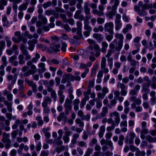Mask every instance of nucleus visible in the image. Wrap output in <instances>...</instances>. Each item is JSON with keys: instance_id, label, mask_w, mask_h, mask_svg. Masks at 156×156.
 Instances as JSON below:
<instances>
[{"instance_id": "f257e3e1", "label": "nucleus", "mask_w": 156, "mask_h": 156, "mask_svg": "<svg viewBox=\"0 0 156 156\" xmlns=\"http://www.w3.org/2000/svg\"><path fill=\"white\" fill-rule=\"evenodd\" d=\"M109 117L110 118L113 117L114 118V121L115 122L113 124L116 125V126H118L120 122V119L119 113L116 111L111 112L109 114Z\"/></svg>"}, {"instance_id": "f03ea898", "label": "nucleus", "mask_w": 156, "mask_h": 156, "mask_svg": "<svg viewBox=\"0 0 156 156\" xmlns=\"http://www.w3.org/2000/svg\"><path fill=\"white\" fill-rule=\"evenodd\" d=\"M20 48L22 51V54L25 56V58H24L25 60H30L31 58V56L26 49L25 45L23 43L21 44Z\"/></svg>"}, {"instance_id": "7ed1b4c3", "label": "nucleus", "mask_w": 156, "mask_h": 156, "mask_svg": "<svg viewBox=\"0 0 156 156\" xmlns=\"http://www.w3.org/2000/svg\"><path fill=\"white\" fill-rule=\"evenodd\" d=\"M71 103V100L69 98H67L64 104V107L65 108V113L67 115H69L70 112L72 110Z\"/></svg>"}, {"instance_id": "20e7f679", "label": "nucleus", "mask_w": 156, "mask_h": 156, "mask_svg": "<svg viewBox=\"0 0 156 156\" xmlns=\"http://www.w3.org/2000/svg\"><path fill=\"white\" fill-rule=\"evenodd\" d=\"M4 102V104L7 106V108L9 112H12V103L9 102L6 100L5 98L2 96L0 97V102Z\"/></svg>"}, {"instance_id": "39448f33", "label": "nucleus", "mask_w": 156, "mask_h": 156, "mask_svg": "<svg viewBox=\"0 0 156 156\" xmlns=\"http://www.w3.org/2000/svg\"><path fill=\"white\" fill-rule=\"evenodd\" d=\"M114 25L112 22L107 23L104 25V30L105 31L108 32L109 33H113Z\"/></svg>"}, {"instance_id": "423d86ee", "label": "nucleus", "mask_w": 156, "mask_h": 156, "mask_svg": "<svg viewBox=\"0 0 156 156\" xmlns=\"http://www.w3.org/2000/svg\"><path fill=\"white\" fill-rule=\"evenodd\" d=\"M102 5H100L98 6L99 10L97 9H94L92 10V12L94 14L97 15L98 16H101L104 14L103 11L104 7Z\"/></svg>"}, {"instance_id": "0eeeda50", "label": "nucleus", "mask_w": 156, "mask_h": 156, "mask_svg": "<svg viewBox=\"0 0 156 156\" xmlns=\"http://www.w3.org/2000/svg\"><path fill=\"white\" fill-rule=\"evenodd\" d=\"M25 82L28 85L32 87V90L34 93H36L37 92V86L36 83H34L33 81L29 80L28 79L26 78L25 80Z\"/></svg>"}, {"instance_id": "6e6552de", "label": "nucleus", "mask_w": 156, "mask_h": 156, "mask_svg": "<svg viewBox=\"0 0 156 156\" xmlns=\"http://www.w3.org/2000/svg\"><path fill=\"white\" fill-rule=\"evenodd\" d=\"M37 43V41L36 39H33L28 41L27 43L29 45L28 50L30 51H33L35 47V44Z\"/></svg>"}, {"instance_id": "1a4fd4ad", "label": "nucleus", "mask_w": 156, "mask_h": 156, "mask_svg": "<svg viewBox=\"0 0 156 156\" xmlns=\"http://www.w3.org/2000/svg\"><path fill=\"white\" fill-rule=\"evenodd\" d=\"M18 61H16L15 62L14 64L16 66H17L19 64L20 65H23L25 63L24 56L22 54H20L18 56Z\"/></svg>"}, {"instance_id": "9d476101", "label": "nucleus", "mask_w": 156, "mask_h": 156, "mask_svg": "<svg viewBox=\"0 0 156 156\" xmlns=\"http://www.w3.org/2000/svg\"><path fill=\"white\" fill-rule=\"evenodd\" d=\"M135 137L136 135L134 133L132 132H130L129 135H127L126 138V143L128 141L129 144H133V139Z\"/></svg>"}, {"instance_id": "9b49d317", "label": "nucleus", "mask_w": 156, "mask_h": 156, "mask_svg": "<svg viewBox=\"0 0 156 156\" xmlns=\"http://www.w3.org/2000/svg\"><path fill=\"white\" fill-rule=\"evenodd\" d=\"M38 67L39 69L38 70L39 73H43L46 70V69L45 67V64L43 62H40L38 64Z\"/></svg>"}, {"instance_id": "f8f14e48", "label": "nucleus", "mask_w": 156, "mask_h": 156, "mask_svg": "<svg viewBox=\"0 0 156 156\" xmlns=\"http://www.w3.org/2000/svg\"><path fill=\"white\" fill-rule=\"evenodd\" d=\"M10 136L9 134H8L5 132H4L3 133V138L2 140V141L4 143H5L6 142H10V139L9 137Z\"/></svg>"}, {"instance_id": "ddd939ff", "label": "nucleus", "mask_w": 156, "mask_h": 156, "mask_svg": "<svg viewBox=\"0 0 156 156\" xmlns=\"http://www.w3.org/2000/svg\"><path fill=\"white\" fill-rule=\"evenodd\" d=\"M52 101L51 99L48 96H46L44 98V101L42 103V105H48V104H50Z\"/></svg>"}, {"instance_id": "4468645a", "label": "nucleus", "mask_w": 156, "mask_h": 156, "mask_svg": "<svg viewBox=\"0 0 156 156\" xmlns=\"http://www.w3.org/2000/svg\"><path fill=\"white\" fill-rule=\"evenodd\" d=\"M60 45L59 44L54 45V44H50V47L52 50L55 52H56L60 51Z\"/></svg>"}, {"instance_id": "2eb2a0df", "label": "nucleus", "mask_w": 156, "mask_h": 156, "mask_svg": "<svg viewBox=\"0 0 156 156\" xmlns=\"http://www.w3.org/2000/svg\"><path fill=\"white\" fill-rule=\"evenodd\" d=\"M89 22L88 20H84V30H85L87 31H91L92 30V27L89 25Z\"/></svg>"}, {"instance_id": "dca6fc26", "label": "nucleus", "mask_w": 156, "mask_h": 156, "mask_svg": "<svg viewBox=\"0 0 156 156\" xmlns=\"http://www.w3.org/2000/svg\"><path fill=\"white\" fill-rule=\"evenodd\" d=\"M93 37L98 41H101L104 38V36L100 34H94L93 35Z\"/></svg>"}, {"instance_id": "f3484780", "label": "nucleus", "mask_w": 156, "mask_h": 156, "mask_svg": "<svg viewBox=\"0 0 156 156\" xmlns=\"http://www.w3.org/2000/svg\"><path fill=\"white\" fill-rule=\"evenodd\" d=\"M2 21L3 22V26L8 27L9 26V23L7 20V17L5 16H4L2 19Z\"/></svg>"}, {"instance_id": "a211bd4d", "label": "nucleus", "mask_w": 156, "mask_h": 156, "mask_svg": "<svg viewBox=\"0 0 156 156\" xmlns=\"http://www.w3.org/2000/svg\"><path fill=\"white\" fill-rule=\"evenodd\" d=\"M58 120L60 122L62 119L64 120H66L67 119V117L65 115V113L63 112L60 113L57 118Z\"/></svg>"}, {"instance_id": "6ab92c4d", "label": "nucleus", "mask_w": 156, "mask_h": 156, "mask_svg": "<svg viewBox=\"0 0 156 156\" xmlns=\"http://www.w3.org/2000/svg\"><path fill=\"white\" fill-rule=\"evenodd\" d=\"M28 3L26 2L25 3L22 4L21 5H20L18 7V10L20 11H22L23 10H25L27 9Z\"/></svg>"}, {"instance_id": "aec40b11", "label": "nucleus", "mask_w": 156, "mask_h": 156, "mask_svg": "<svg viewBox=\"0 0 156 156\" xmlns=\"http://www.w3.org/2000/svg\"><path fill=\"white\" fill-rule=\"evenodd\" d=\"M89 3L87 2H85L84 3V10L85 13L89 14L90 13V9L88 7Z\"/></svg>"}, {"instance_id": "412c9836", "label": "nucleus", "mask_w": 156, "mask_h": 156, "mask_svg": "<svg viewBox=\"0 0 156 156\" xmlns=\"http://www.w3.org/2000/svg\"><path fill=\"white\" fill-rule=\"evenodd\" d=\"M108 112V108L105 107H103L102 109V110L99 118H101L105 117L107 114Z\"/></svg>"}, {"instance_id": "4be33fe9", "label": "nucleus", "mask_w": 156, "mask_h": 156, "mask_svg": "<svg viewBox=\"0 0 156 156\" xmlns=\"http://www.w3.org/2000/svg\"><path fill=\"white\" fill-rule=\"evenodd\" d=\"M49 129L50 128L48 127L46 128H43L42 129L43 132L46 138H49L51 136L50 133L47 132Z\"/></svg>"}, {"instance_id": "5701e85b", "label": "nucleus", "mask_w": 156, "mask_h": 156, "mask_svg": "<svg viewBox=\"0 0 156 156\" xmlns=\"http://www.w3.org/2000/svg\"><path fill=\"white\" fill-rule=\"evenodd\" d=\"M17 58V56L15 55H13L11 57H10L9 59V61L10 63H11L12 65L15 66H16L14 64L15 62L16 61Z\"/></svg>"}, {"instance_id": "b1692460", "label": "nucleus", "mask_w": 156, "mask_h": 156, "mask_svg": "<svg viewBox=\"0 0 156 156\" xmlns=\"http://www.w3.org/2000/svg\"><path fill=\"white\" fill-rule=\"evenodd\" d=\"M102 46L101 51L102 53H104L106 51V49L108 47V44L106 41H103L102 43Z\"/></svg>"}, {"instance_id": "393cba45", "label": "nucleus", "mask_w": 156, "mask_h": 156, "mask_svg": "<svg viewBox=\"0 0 156 156\" xmlns=\"http://www.w3.org/2000/svg\"><path fill=\"white\" fill-rule=\"evenodd\" d=\"M146 139L149 143L156 142V137H153L149 135L146 136Z\"/></svg>"}, {"instance_id": "a878e982", "label": "nucleus", "mask_w": 156, "mask_h": 156, "mask_svg": "<svg viewBox=\"0 0 156 156\" xmlns=\"http://www.w3.org/2000/svg\"><path fill=\"white\" fill-rule=\"evenodd\" d=\"M138 15L141 16H144L147 15V13L143 9H140L138 11Z\"/></svg>"}, {"instance_id": "bb28decb", "label": "nucleus", "mask_w": 156, "mask_h": 156, "mask_svg": "<svg viewBox=\"0 0 156 156\" xmlns=\"http://www.w3.org/2000/svg\"><path fill=\"white\" fill-rule=\"evenodd\" d=\"M42 106L43 108V113L46 114H49L50 112V109L48 105H42Z\"/></svg>"}, {"instance_id": "cd10ccee", "label": "nucleus", "mask_w": 156, "mask_h": 156, "mask_svg": "<svg viewBox=\"0 0 156 156\" xmlns=\"http://www.w3.org/2000/svg\"><path fill=\"white\" fill-rule=\"evenodd\" d=\"M115 37L116 38L119 39L118 41L123 42L124 37L122 34L118 33H116L115 35Z\"/></svg>"}, {"instance_id": "c85d7f7f", "label": "nucleus", "mask_w": 156, "mask_h": 156, "mask_svg": "<svg viewBox=\"0 0 156 156\" xmlns=\"http://www.w3.org/2000/svg\"><path fill=\"white\" fill-rule=\"evenodd\" d=\"M132 28V26L130 24H127L126 27L122 30V32L124 34L127 32L129 30L131 29Z\"/></svg>"}, {"instance_id": "c756f323", "label": "nucleus", "mask_w": 156, "mask_h": 156, "mask_svg": "<svg viewBox=\"0 0 156 156\" xmlns=\"http://www.w3.org/2000/svg\"><path fill=\"white\" fill-rule=\"evenodd\" d=\"M41 57L40 54L37 52L35 53V57L32 58V61L33 62H37L38 59H39Z\"/></svg>"}, {"instance_id": "7c9ffc66", "label": "nucleus", "mask_w": 156, "mask_h": 156, "mask_svg": "<svg viewBox=\"0 0 156 156\" xmlns=\"http://www.w3.org/2000/svg\"><path fill=\"white\" fill-rule=\"evenodd\" d=\"M75 122L77 124L79 125L80 127H83L84 126V123L79 118H77L76 119Z\"/></svg>"}, {"instance_id": "2f4dec72", "label": "nucleus", "mask_w": 156, "mask_h": 156, "mask_svg": "<svg viewBox=\"0 0 156 156\" xmlns=\"http://www.w3.org/2000/svg\"><path fill=\"white\" fill-rule=\"evenodd\" d=\"M77 145L80 147H87V144L86 142L84 141H78L77 144Z\"/></svg>"}, {"instance_id": "473e14b6", "label": "nucleus", "mask_w": 156, "mask_h": 156, "mask_svg": "<svg viewBox=\"0 0 156 156\" xmlns=\"http://www.w3.org/2000/svg\"><path fill=\"white\" fill-rule=\"evenodd\" d=\"M5 43L4 41H0V53L2 54V50L5 48Z\"/></svg>"}, {"instance_id": "72a5a7b5", "label": "nucleus", "mask_w": 156, "mask_h": 156, "mask_svg": "<svg viewBox=\"0 0 156 156\" xmlns=\"http://www.w3.org/2000/svg\"><path fill=\"white\" fill-rule=\"evenodd\" d=\"M65 149V147L64 146L62 145L60 147H57L55 150L58 153H60L62 151H64Z\"/></svg>"}, {"instance_id": "f704fd0d", "label": "nucleus", "mask_w": 156, "mask_h": 156, "mask_svg": "<svg viewBox=\"0 0 156 156\" xmlns=\"http://www.w3.org/2000/svg\"><path fill=\"white\" fill-rule=\"evenodd\" d=\"M123 42L118 41V45L115 48V49L116 51H120L122 48L123 46Z\"/></svg>"}, {"instance_id": "c9c22d12", "label": "nucleus", "mask_w": 156, "mask_h": 156, "mask_svg": "<svg viewBox=\"0 0 156 156\" xmlns=\"http://www.w3.org/2000/svg\"><path fill=\"white\" fill-rule=\"evenodd\" d=\"M150 84L148 83H147V85H146L144 84H142V92H146L148 90V88L149 87Z\"/></svg>"}, {"instance_id": "e433bc0d", "label": "nucleus", "mask_w": 156, "mask_h": 156, "mask_svg": "<svg viewBox=\"0 0 156 156\" xmlns=\"http://www.w3.org/2000/svg\"><path fill=\"white\" fill-rule=\"evenodd\" d=\"M117 87L118 88H120L121 90L126 89V88L125 85L122 83L118 82L117 84Z\"/></svg>"}, {"instance_id": "4c0bfd02", "label": "nucleus", "mask_w": 156, "mask_h": 156, "mask_svg": "<svg viewBox=\"0 0 156 156\" xmlns=\"http://www.w3.org/2000/svg\"><path fill=\"white\" fill-rule=\"evenodd\" d=\"M39 19L42 21V23L45 24L47 23V19L44 16H43L41 14H40L38 16Z\"/></svg>"}, {"instance_id": "58836bf2", "label": "nucleus", "mask_w": 156, "mask_h": 156, "mask_svg": "<svg viewBox=\"0 0 156 156\" xmlns=\"http://www.w3.org/2000/svg\"><path fill=\"white\" fill-rule=\"evenodd\" d=\"M115 29L116 30H119L122 26V23L121 21L115 22Z\"/></svg>"}, {"instance_id": "ea45409f", "label": "nucleus", "mask_w": 156, "mask_h": 156, "mask_svg": "<svg viewBox=\"0 0 156 156\" xmlns=\"http://www.w3.org/2000/svg\"><path fill=\"white\" fill-rule=\"evenodd\" d=\"M114 1V4L112 6V8L114 10H116L118 5L119 3V0H111L112 1Z\"/></svg>"}, {"instance_id": "a19ab883", "label": "nucleus", "mask_w": 156, "mask_h": 156, "mask_svg": "<svg viewBox=\"0 0 156 156\" xmlns=\"http://www.w3.org/2000/svg\"><path fill=\"white\" fill-rule=\"evenodd\" d=\"M5 39L6 41L7 46L8 47H10L12 44V42L10 41V37L8 36H5Z\"/></svg>"}, {"instance_id": "79ce46f5", "label": "nucleus", "mask_w": 156, "mask_h": 156, "mask_svg": "<svg viewBox=\"0 0 156 156\" xmlns=\"http://www.w3.org/2000/svg\"><path fill=\"white\" fill-rule=\"evenodd\" d=\"M106 58L104 57H103L101 59V67H106Z\"/></svg>"}, {"instance_id": "37998d69", "label": "nucleus", "mask_w": 156, "mask_h": 156, "mask_svg": "<svg viewBox=\"0 0 156 156\" xmlns=\"http://www.w3.org/2000/svg\"><path fill=\"white\" fill-rule=\"evenodd\" d=\"M81 11L80 10H77L75 13L74 17L75 19H78L79 16L81 14Z\"/></svg>"}, {"instance_id": "c03bdc74", "label": "nucleus", "mask_w": 156, "mask_h": 156, "mask_svg": "<svg viewBox=\"0 0 156 156\" xmlns=\"http://www.w3.org/2000/svg\"><path fill=\"white\" fill-rule=\"evenodd\" d=\"M152 8V4L150 3L149 4H144V5L143 7H142V9H147L150 8Z\"/></svg>"}, {"instance_id": "a18cd8bd", "label": "nucleus", "mask_w": 156, "mask_h": 156, "mask_svg": "<svg viewBox=\"0 0 156 156\" xmlns=\"http://www.w3.org/2000/svg\"><path fill=\"white\" fill-rule=\"evenodd\" d=\"M115 126H116V125L114 124H112L111 126H108L107 127L106 130L107 131L110 132L114 130L115 128Z\"/></svg>"}, {"instance_id": "49530a36", "label": "nucleus", "mask_w": 156, "mask_h": 156, "mask_svg": "<svg viewBox=\"0 0 156 156\" xmlns=\"http://www.w3.org/2000/svg\"><path fill=\"white\" fill-rule=\"evenodd\" d=\"M34 74L32 72V71H31V69H29L27 71L24 73L23 76H29L30 75Z\"/></svg>"}, {"instance_id": "de8ad7c7", "label": "nucleus", "mask_w": 156, "mask_h": 156, "mask_svg": "<svg viewBox=\"0 0 156 156\" xmlns=\"http://www.w3.org/2000/svg\"><path fill=\"white\" fill-rule=\"evenodd\" d=\"M115 14V12L114 10L111 11L109 12L107 16L110 19H112L113 18V16Z\"/></svg>"}, {"instance_id": "09e8293b", "label": "nucleus", "mask_w": 156, "mask_h": 156, "mask_svg": "<svg viewBox=\"0 0 156 156\" xmlns=\"http://www.w3.org/2000/svg\"><path fill=\"white\" fill-rule=\"evenodd\" d=\"M60 16L62 19L63 21L66 23L68 22V20L66 17V15L65 14H60Z\"/></svg>"}, {"instance_id": "8fccbe9b", "label": "nucleus", "mask_w": 156, "mask_h": 156, "mask_svg": "<svg viewBox=\"0 0 156 156\" xmlns=\"http://www.w3.org/2000/svg\"><path fill=\"white\" fill-rule=\"evenodd\" d=\"M67 47V44L64 42L62 43V44L61 50L63 52H65L66 51V48Z\"/></svg>"}, {"instance_id": "3c124183", "label": "nucleus", "mask_w": 156, "mask_h": 156, "mask_svg": "<svg viewBox=\"0 0 156 156\" xmlns=\"http://www.w3.org/2000/svg\"><path fill=\"white\" fill-rule=\"evenodd\" d=\"M31 71H32V72L34 73V74H35L37 71V68L35 66V65H34V64H33L30 67Z\"/></svg>"}, {"instance_id": "603ef678", "label": "nucleus", "mask_w": 156, "mask_h": 156, "mask_svg": "<svg viewBox=\"0 0 156 156\" xmlns=\"http://www.w3.org/2000/svg\"><path fill=\"white\" fill-rule=\"evenodd\" d=\"M105 20V18L101 17H98L97 19L98 23L100 24L103 23L104 22Z\"/></svg>"}, {"instance_id": "864d4df0", "label": "nucleus", "mask_w": 156, "mask_h": 156, "mask_svg": "<svg viewBox=\"0 0 156 156\" xmlns=\"http://www.w3.org/2000/svg\"><path fill=\"white\" fill-rule=\"evenodd\" d=\"M51 2L50 1H48L43 4V7L44 8L46 9L48 7L51 6Z\"/></svg>"}, {"instance_id": "5fc2aeb1", "label": "nucleus", "mask_w": 156, "mask_h": 156, "mask_svg": "<svg viewBox=\"0 0 156 156\" xmlns=\"http://www.w3.org/2000/svg\"><path fill=\"white\" fill-rule=\"evenodd\" d=\"M51 97L54 99V101H56L57 95L55 90L51 94Z\"/></svg>"}, {"instance_id": "6e6d98bb", "label": "nucleus", "mask_w": 156, "mask_h": 156, "mask_svg": "<svg viewBox=\"0 0 156 156\" xmlns=\"http://www.w3.org/2000/svg\"><path fill=\"white\" fill-rule=\"evenodd\" d=\"M90 118V116L89 115L87 114L85 115H84L83 117L81 118V120H86L87 121H88L89 120Z\"/></svg>"}, {"instance_id": "4d7b16f0", "label": "nucleus", "mask_w": 156, "mask_h": 156, "mask_svg": "<svg viewBox=\"0 0 156 156\" xmlns=\"http://www.w3.org/2000/svg\"><path fill=\"white\" fill-rule=\"evenodd\" d=\"M54 142L56 143L58 145H61L63 143L62 140L58 139H56L54 140Z\"/></svg>"}, {"instance_id": "13d9d810", "label": "nucleus", "mask_w": 156, "mask_h": 156, "mask_svg": "<svg viewBox=\"0 0 156 156\" xmlns=\"http://www.w3.org/2000/svg\"><path fill=\"white\" fill-rule=\"evenodd\" d=\"M2 62L3 64L5 66H6L8 62L6 60V57L5 56H3L2 58Z\"/></svg>"}, {"instance_id": "bf43d9fd", "label": "nucleus", "mask_w": 156, "mask_h": 156, "mask_svg": "<svg viewBox=\"0 0 156 156\" xmlns=\"http://www.w3.org/2000/svg\"><path fill=\"white\" fill-rule=\"evenodd\" d=\"M62 139L65 143H68L69 140V137L65 135L63 136Z\"/></svg>"}, {"instance_id": "052dcab7", "label": "nucleus", "mask_w": 156, "mask_h": 156, "mask_svg": "<svg viewBox=\"0 0 156 156\" xmlns=\"http://www.w3.org/2000/svg\"><path fill=\"white\" fill-rule=\"evenodd\" d=\"M7 99L8 101H12L13 99V96L12 94L9 93L7 95Z\"/></svg>"}, {"instance_id": "680f3d73", "label": "nucleus", "mask_w": 156, "mask_h": 156, "mask_svg": "<svg viewBox=\"0 0 156 156\" xmlns=\"http://www.w3.org/2000/svg\"><path fill=\"white\" fill-rule=\"evenodd\" d=\"M137 92L134 89H132L130 90L129 92V94L130 95L134 96L137 94Z\"/></svg>"}, {"instance_id": "e2e57ef3", "label": "nucleus", "mask_w": 156, "mask_h": 156, "mask_svg": "<svg viewBox=\"0 0 156 156\" xmlns=\"http://www.w3.org/2000/svg\"><path fill=\"white\" fill-rule=\"evenodd\" d=\"M130 149L132 152L136 151L138 150V148L132 145H131L129 146Z\"/></svg>"}, {"instance_id": "0e129e2a", "label": "nucleus", "mask_w": 156, "mask_h": 156, "mask_svg": "<svg viewBox=\"0 0 156 156\" xmlns=\"http://www.w3.org/2000/svg\"><path fill=\"white\" fill-rule=\"evenodd\" d=\"M93 150H94L93 149L88 147L85 153L90 155V154L93 152Z\"/></svg>"}, {"instance_id": "69168bd1", "label": "nucleus", "mask_w": 156, "mask_h": 156, "mask_svg": "<svg viewBox=\"0 0 156 156\" xmlns=\"http://www.w3.org/2000/svg\"><path fill=\"white\" fill-rule=\"evenodd\" d=\"M121 16L119 14H117L116 15V17L115 19V22L121 21Z\"/></svg>"}, {"instance_id": "338daca9", "label": "nucleus", "mask_w": 156, "mask_h": 156, "mask_svg": "<svg viewBox=\"0 0 156 156\" xmlns=\"http://www.w3.org/2000/svg\"><path fill=\"white\" fill-rule=\"evenodd\" d=\"M62 27L67 31H69L71 30V28L68 24L63 25Z\"/></svg>"}, {"instance_id": "774afa93", "label": "nucleus", "mask_w": 156, "mask_h": 156, "mask_svg": "<svg viewBox=\"0 0 156 156\" xmlns=\"http://www.w3.org/2000/svg\"><path fill=\"white\" fill-rule=\"evenodd\" d=\"M12 40L15 43H19L21 41L20 39H19L18 38H16L15 37H13L12 38Z\"/></svg>"}]
</instances>
